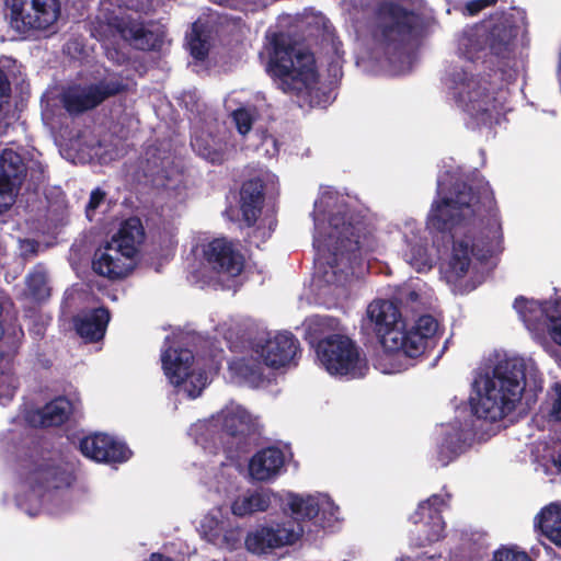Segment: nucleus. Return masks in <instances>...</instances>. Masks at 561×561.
<instances>
[{
    "label": "nucleus",
    "instance_id": "nucleus-1",
    "mask_svg": "<svg viewBox=\"0 0 561 561\" xmlns=\"http://www.w3.org/2000/svg\"><path fill=\"white\" fill-rule=\"evenodd\" d=\"M426 227L453 238L449 267L458 277L468 272L471 256L485 262L502 251L503 233L496 201L489 182L483 180L476 186L456 182L450 197L433 202Z\"/></svg>",
    "mask_w": 561,
    "mask_h": 561
},
{
    "label": "nucleus",
    "instance_id": "nucleus-2",
    "mask_svg": "<svg viewBox=\"0 0 561 561\" xmlns=\"http://www.w3.org/2000/svg\"><path fill=\"white\" fill-rule=\"evenodd\" d=\"M330 231L327 238H313V247L328 268L324 277L328 283L322 290V305L344 313L352 310L354 299L347 284L356 267L375 253L378 242L367 224L347 206L341 207L329 218Z\"/></svg>",
    "mask_w": 561,
    "mask_h": 561
},
{
    "label": "nucleus",
    "instance_id": "nucleus-3",
    "mask_svg": "<svg viewBox=\"0 0 561 561\" xmlns=\"http://www.w3.org/2000/svg\"><path fill=\"white\" fill-rule=\"evenodd\" d=\"M360 332L387 355L422 356L436 344L437 318H362Z\"/></svg>",
    "mask_w": 561,
    "mask_h": 561
},
{
    "label": "nucleus",
    "instance_id": "nucleus-4",
    "mask_svg": "<svg viewBox=\"0 0 561 561\" xmlns=\"http://www.w3.org/2000/svg\"><path fill=\"white\" fill-rule=\"evenodd\" d=\"M526 386V365L522 358L497 360L492 375H486L478 400L471 399L472 413L478 419L496 422L512 413Z\"/></svg>",
    "mask_w": 561,
    "mask_h": 561
},
{
    "label": "nucleus",
    "instance_id": "nucleus-5",
    "mask_svg": "<svg viewBox=\"0 0 561 561\" xmlns=\"http://www.w3.org/2000/svg\"><path fill=\"white\" fill-rule=\"evenodd\" d=\"M266 71L286 93L299 94L317 82L313 55L296 50L283 32L272 35Z\"/></svg>",
    "mask_w": 561,
    "mask_h": 561
},
{
    "label": "nucleus",
    "instance_id": "nucleus-6",
    "mask_svg": "<svg viewBox=\"0 0 561 561\" xmlns=\"http://www.w3.org/2000/svg\"><path fill=\"white\" fill-rule=\"evenodd\" d=\"M288 506L291 519L271 526H262L245 538V547L253 553L294 545L305 533L304 522L317 519L320 513L318 500L313 496L290 495Z\"/></svg>",
    "mask_w": 561,
    "mask_h": 561
},
{
    "label": "nucleus",
    "instance_id": "nucleus-7",
    "mask_svg": "<svg viewBox=\"0 0 561 561\" xmlns=\"http://www.w3.org/2000/svg\"><path fill=\"white\" fill-rule=\"evenodd\" d=\"M457 104L473 119L481 124L491 123L494 114L500 113L496 99L490 93V82L473 76L460 67L449 72Z\"/></svg>",
    "mask_w": 561,
    "mask_h": 561
},
{
    "label": "nucleus",
    "instance_id": "nucleus-8",
    "mask_svg": "<svg viewBox=\"0 0 561 561\" xmlns=\"http://www.w3.org/2000/svg\"><path fill=\"white\" fill-rule=\"evenodd\" d=\"M378 12L380 43L387 50H401L424 30L423 14L398 2L386 1L380 4Z\"/></svg>",
    "mask_w": 561,
    "mask_h": 561
},
{
    "label": "nucleus",
    "instance_id": "nucleus-9",
    "mask_svg": "<svg viewBox=\"0 0 561 561\" xmlns=\"http://www.w3.org/2000/svg\"><path fill=\"white\" fill-rule=\"evenodd\" d=\"M316 355L332 376L356 379L364 377L368 370L367 362L360 356L359 347L344 334H331L319 344Z\"/></svg>",
    "mask_w": 561,
    "mask_h": 561
},
{
    "label": "nucleus",
    "instance_id": "nucleus-10",
    "mask_svg": "<svg viewBox=\"0 0 561 561\" xmlns=\"http://www.w3.org/2000/svg\"><path fill=\"white\" fill-rule=\"evenodd\" d=\"M128 90V84L118 73L108 75L96 82L69 87L61 93V104L71 116L81 115L100 106L110 98L117 96Z\"/></svg>",
    "mask_w": 561,
    "mask_h": 561
},
{
    "label": "nucleus",
    "instance_id": "nucleus-11",
    "mask_svg": "<svg viewBox=\"0 0 561 561\" xmlns=\"http://www.w3.org/2000/svg\"><path fill=\"white\" fill-rule=\"evenodd\" d=\"M21 477L38 496L51 490L69 488L76 477L72 471L50 457L31 454L23 459L21 465Z\"/></svg>",
    "mask_w": 561,
    "mask_h": 561
},
{
    "label": "nucleus",
    "instance_id": "nucleus-12",
    "mask_svg": "<svg viewBox=\"0 0 561 561\" xmlns=\"http://www.w3.org/2000/svg\"><path fill=\"white\" fill-rule=\"evenodd\" d=\"M448 506L447 500L439 494H433L422 501L410 519L416 525L412 531L411 545L417 548L426 547L444 538L446 524L443 510Z\"/></svg>",
    "mask_w": 561,
    "mask_h": 561
},
{
    "label": "nucleus",
    "instance_id": "nucleus-13",
    "mask_svg": "<svg viewBox=\"0 0 561 561\" xmlns=\"http://www.w3.org/2000/svg\"><path fill=\"white\" fill-rule=\"evenodd\" d=\"M11 21L23 31L47 30L60 14L59 0H5Z\"/></svg>",
    "mask_w": 561,
    "mask_h": 561
},
{
    "label": "nucleus",
    "instance_id": "nucleus-14",
    "mask_svg": "<svg viewBox=\"0 0 561 561\" xmlns=\"http://www.w3.org/2000/svg\"><path fill=\"white\" fill-rule=\"evenodd\" d=\"M253 350L273 369L297 365L296 358L301 353L299 341L289 331L267 333L254 342Z\"/></svg>",
    "mask_w": 561,
    "mask_h": 561
},
{
    "label": "nucleus",
    "instance_id": "nucleus-15",
    "mask_svg": "<svg viewBox=\"0 0 561 561\" xmlns=\"http://www.w3.org/2000/svg\"><path fill=\"white\" fill-rule=\"evenodd\" d=\"M203 257L217 274L228 277L239 276L245 265L244 255L229 239L215 238L203 245Z\"/></svg>",
    "mask_w": 561,
    "mask_h": 561
},
{
    "label": "nucleus",
    "instance_id": "nucleus-16",
    "mask_svg": "<svg viewBox=\"0 0 561 561\" xmlns=\"http://www.w3.org/2000/svg\"><path fill=\"white\" fill-rule=\"evenodd\" d=\"M217 422L220 424L221 437L226 436L227 443L234 445L236 451H244L250 437L255 434L251 414L240 405L226 407L220 411Z\"/></svg>",
    "mask_w": 561,
    "mask_h": 561
},
{
    "label": "nucleus",
    "instance_id": "nucleus-17",
    "mask_svg": "<svg viewBox=\"0 0 561 561\" xmlns=\"http://www.w3.org/2000/svg\"><path fill=\"white\" fill-rule=\"evenodd\" d=\"M25 176L26 167L22 157L13 150H4L0 156V214L15 203Z\"/></svg>",
    "mask_w": 561,
    "mask_h": 561
},
{
    "label": "nucleus",
    "instance_id": "nucleus-18",
    "mask_svg": "<svg viewBox=\"0 0 561 561\" xmlns=\"http://www.w3.org/2000/svg\"><path fill=\"white\" fill-rule=\"evenodd\" d=\"M79 448L85 457L104 463H122L133 455L125 443L104 433H95L83 437L80 440Z\"/></svg>",
    "mask_w": 561,
    "mask_h": 561
},
{
    "label": "nucleus",
    "instance_id": "nucleus-19",
    "mask_svg": "<svg viewBox=\"0 0 561 561\" xmlns=\"http://www.w3.org/2000/svg\"><path fill=\"white\" fill-rule=\"evenodd\" d=\"M111 26L115 32L134 48L139 50H158L163 45L164 33L159 28L151 30L142 22L129 15L115 16Z\"/></svg>",
    "mask_w": 561,
    "mask_h": 561
},
{
    "label": "nucleus",
    "instance_id": "nucleus-20",
    "mask_svg": "<svg viewBox=\"0 0 561 561\" xmlns=\"http://www.w3.org/2000/svg\"><path fill=\"white\" fill-rule=\"evenodd\" d=\"M135 261L127 259L119 250L114 249L107 242L96 249L92 260L93 271L111 280L125 278L133 272Z\"/></svg>",
    "mask_w": 561,
    "mask_h": 561
},
{
    "label": "nucleus",
    "instance_id": "nucleus-21",
    "mask_svg": "<svg viewBox=\"0 0 561 561\" xmlns=\"http://www.w3.org/2000/svg\"><path fill=\"white\" fill-rule=\"evenodd\" d=\"M285 454L275 446L257 450L249 461V474L253 480L267 482L278 477L285 467Z\"/></svg>",
    "mask_w": 561,
    "mask_h": 561
},
{
    "label": "nucleus",
    "instance_id": "nucleus-22",
    "mask_svg": "<svg viewBox=\"0 0 561 561\" xmlns=\"http://www.w3.org/2000/svg\"><path fill=\"white\" fill-rule=\"evenodd\" d=\"M420 300V295L415 290H399L390 299H374L366 309V316H403V313H412V316H427L420 313L414 305Z\"/></svg>",
    "mask_w": 561,
    "mask_h": 561
},
{
    "label": "nucleus",
    "instance_id": "nucleus-23",
    "mask_svg": "<svg viewBox=\"0 0 561 561\" xmlns=\"http://www.w3.org/2000/svg\"><path fill=\"white\" fill-rule=\"evenodd\" d=\"M265 201V184L262 179L244 181L240 188V210L245 227H253L262 214Z\"/></svg>",
    "mask_w": 561,
    "mask_h": 561
},
{
    "label": "nucleus",
    "instance_id": "nucleus-24",
    "mask_svg": "<svg viewBox=\"0 0 561 561\" xmlns=\"http://www.w3.org/2000/svg\"><path fill=\"white\" fill-rule=\"evenodd\" d=\"M145 237L142 224L138 217H129L124 220L118 231L107 243L119 250L127 259L134 260L138 252V244Z\"/></svg>",
    "mask_w": 561,
    "mask_h": 561
},
{
    "label": "nucleus",
    "instance_id": "nucleus-25",
    "mask_svg": "<svg viewBox=\"0 0 561 561\" xmlns=\"http://www.w3.org/2000/svg\"><path fill=\"white\" fill-rule=\"evenodd\" d=\"M193 354L187 348H167L161 355L162 368L170 382L181 386L191 375Z\"/></svg>",
    "mask_w": 561,
    "mask_h": 561
},
{
    "label": "nucleus",
    "instance_id": "nucleus-26",
    "mask_svg": "<svg viewBox=\"0 0 561 561\" xmlns=\"http://www.w3.org/2000/svg\"><path fill=\"white\" fill-rule=\"evenodd\" d=\"M72 413V403L66 397H57L33 412L28 421L33 426L53 427L65 424Z\"/></svg>",
    "mask_w": 561,
    "mask_h": 561
},
{
    "label": "nucleus",
    "instance_id": "nucleus-27",
    "mask_svg": "<svg viewBox=\"0 0 561 561\" xmlns=\"http://www.w3.org/2000/svg\"><path fill=\"white\" fill-rule=\"evenodd\" d=\"M471 433L462 428H456L446 433L438 447L437 460L442 466H447L459 455L463 454L471 446Z\"/></svg>",
    "mask_w": 561,
    "mask_h": 561
},
{
    "label": "nucleus",
    "instance_id": "nucleus-28",
    "mask_svg": "<svg viewBox=\"0 0 561 561\" xmlns=\"http://www.w3.org/2000/svg\"><path fill=\"white\" fill-rule=\"evenodd\" d=\"M513 308L518 316H561V296H556L548 300H537L525 296H517Z\"/></svg>",
    "mask_w": 561,
    "mask_h": 561
},
{
    "label": "nucleus",
    "instance_id": "nucleus-29",
    "mask_svg": "<svg viewBox=\"0 0 561 561\" xmlns=\"http://www.w3.org/2000/svg\"><path fill=\"white\" fill-rule=\"evenodd\" d=\"M535 526L556 546L561 548V507L558 504L545 506L535 518Z\"/></svg>",
    "mask_w": 561,
    "mask_h": 561
},
{
    "label": "nucleus",
    "instance_id": "nucleus-30",
    "mask_svg": "<svg viewBox=\"0 0 561 561\" xmlns=\"http://www.w3.org/2000/svg\"><path fill=\"white\" fill-rule=\"evenodd\" d=\"M193 150L211 164H222L227 160V142L210 135L195 136L191 140Z\"/></svg>",
    "mask_w": 561,
    "mask_h": 561
},
{
    "label": "nucleus",
    "instance_id": "nucleus-31",
    "mask_svg": "<svg viewBox=\"0 0 561 561\" xmlns=\"http://www.w3.org/2000/svg\"><path fill=\"white\" fill-rule=\"evenodd\" d=\"M270 496L262 492H252L238 496L231 505L232 514L238 517H244L257 512H265L270 507Z\"/></svg>",
    "mask_w": 561,
    "mask_h": 561
},
{
    "label": "nucleus",
    "instance_id": "nucleus-32",
    "mask_svg": "<svg viewBox=\"0 0 561 561\" xmlns=\"http://www.w3.org/2000/svg\"><path fill=\"white\" fill-rule=\"evenodd\" d=\"M73 328L84 343L101 341L111 318H72Z\"/></svg>",
    "mask_w": 561,
    "mask_h": 561
},
{
    "label": "nucleus",
    "instance_id": "nucleus-33",
    "mask_svg": "<svg viewBox=\"0 0 561 561\" xmlns=\"http://www.w3.org/2000/svg\"><path fill=\"white\" fill-rule=\"evenodd\" d=\"M513 30L503 24L494 25L489 35L488 44L491 53L500 58H507L512 53Z\"/></svg>",
    "mask_w": 561,
    "mask_h": 561
},
{
    "label": "nucleus",
    "instance_id": "nucleus-34",
    "mask_svg": "<svg viewBox=\"0 0 561 561\" xmlns=\"http://www.w3.org/2000/svg\"><path fill=\"white\" fill-rule=\"evenodd\" d=\"M336 318H311L304 322V340L318 352L319 344L327 340L332 330L331 322Z\"/></svg>",
    "mask_w": 561,
    "mask_h": 561
},
{
    "label": "nucleus",
    "instance_id": "nucleus-35",
    "mask_svg": "<svg viewBox=\"0 0 561 561\" xmlns=\"http://www.w3.org/2000/svg\"><path fill=\"white\" fill-rule=\"evenodd\" d=\"M231 368L234 373L250 382H257L263 379V369L261 363L253 358H240L232 363Z\"/></svg>",
    "mask_w": 561,
    "mask_h": 561
},
{
    "label": "nucleus",
    "instance_id": "nucleus-36",
    "mask_svg": "<svg viewBox=\"0 0 561 561\" xmlns=\"http://www.w3.org/2000/svg\"><path fill=\"white\" fill-rule=\"evenodd\" d=\"M26 285L30 294L35 299H44L49 295V288L47 286L46 274L41 271H34L28 274L26 278Z\"/></svg>",
    "mask_w": 561,
    "mask_h": 561
},
{
    "label": "nucleus",
    "instance_id": "nucleus-37",
    "mask_svg": "<svg viewBox=\"0 0 561 561\" xmlns=\"http://www.w3.org/2000/svg\"><path fill=\"white\" fill-rule=\"evenodd\" d=\"M231 116L239 134L245 136L252 129L255 117L250 108L239 107L232 112Z\"/></svg>",
    "mask_w": 561,
    "mask_h": 561
},
{
    "label": "nucleus",
    "instance_id": "nucleus-38",
    "mask_svg": "<svg viewBox=\"0 0 561 561\" xmlns=\"http://www.w3.org/2000/svg\"><path fill=\"white\" fill-rule=\"evenodd\" d=\"M190 50L196 60H204L208 56L206 41L197 33L190 41Z\"/></svg>",
    "mask_w": 561,
    "mask_h": 561
},
{
    "label": "nucleus",
    "instance_id": "nucleus-39",
    "mask_svg": "<svg viewBox=\"0 0 561 561\" xmlns=\"http://www.w3.org/2000/svg\"><path fill=\"white\" fill-rule=\"evenodd\" d=\"M493 561H533L526 552L513 549H500L494 552Z\"/></svg>",
    "mask_w": 561,
    "mask_h": 561
},
{
    "label": "nucleus",
    "instance_id": "nucleus-40",
    "mask_svg": "<svg viewBox=\"0 0 561 561\" xmlns=\"http://www.w3.org/2000/svg\"><path fill=\"white\" fill-rule=\"evenodd\" d=\"M105 197L106 193L100 187H96L91 192L89 202L85 206V214L89 219H91V217L95 214V210L104 202Z\"/></svg>",
    "mask_w": 561,
    "mask_h": 561
},
{
    "label": "nucleus",
    "instance_id": "nucleus-41",
    "mask_svg": "<svg viewBox=\"0 0 561 561\" xmlns=\"http://www.w3.org/2000/svg\"><path fill=\"white\" fill-rule=\"evenodd\" d=\"M550 339L561 346V318H545Z\"/></svg>",
    "mask_w": 561,
    "mask_h": 561
},
{
    "label": "nucleus",
    "instance_id": "nucleus-42",
    "mask_svg": "<svg viewBox=\"0 0 561 561\" xmlns=\"http://www.w3.org/2000/svg\"><path fill=\"white\" fill-rule=\"evenodd\" d=\"M11 98V84L5 72L0 68V113L3 105L9 104Z\"/></svg>",
    "mask_w": 561,
    "mask_h": 561
},
{
    "label": "nucleus",
    "instance_id": "nucleus-43",
    "mask_svg": "<svg viewBox=\"0 0 561 561\" xmlns=\"http://www.w3.org/2000/svg\"><path fill=\"white\" fill-rule=\"evenodd\" d=\"M497 0H471L467 2L466 9L470 15L478 14L483 9L494 5Z\"/></svg>",
    "mask_w": 561,
    "mask_h": 561
},
{
    "label": "nucleus",
    "instance_id": "nucleus-44",
    "mask_svg": "<svg viewBox=\"0 0 561 561\" xmlns=\"http://www.w3.org/2000/svg\"><path fill=\"white\" fill-rule=\"evenodd\" d=\"M14 312V304L11 297L0 289V316H11Z\"/></svg>",
    "mask_w": 561,
    "mask_h": 561
},
{
    "label": "nucleus",
    "instance_id": "nucleus-45",
    "mask_svg": "<svg viewBox=\"0 0 561 561\" xmlns=\"http://www.w3.org/2000/svg\"><path fill=\"white\" fill-rule=\"evenodd\" d=\"M556 399L552 404L551 415L554 420L561 422V385L557 383L554 387Z\"/></svg>",
    "mask_w": 561,
    "mask_h": 561
},
{
    "label": "nucleus",
    "instance_id": "nucleus-46",
    "mask_svg": "<svg viewBox=\"0 0 561 561\" xmlns=\"http://www.w3.org/2000/svg\"><path fill=\"white\" fill-rule=\"evenodd\" d=\"M39 243L34 239H26L24 241V251L26 254L36 255L38 253Z\"/></svg>",
    "mask_w": 561,
    "mask_h": 561
},
{
    "label": "nucleus",
    "instance_id": "nucleus-47",
    "mask_svg": "<svg viewBox=\"0 0 561 561\" xmlns=\"http://www.w3.org/2000/svg\"><path fill=\"white\" fill-rule=\"evenodd\" d=\"M150 561H174V560L170 557L162 554V553L154 552L150 556Z\"/></svg>",
    "mask_w": 561,
    "mask_h": 561
},
{
    "label": "nucleus",
    "instance_id": "nucleus-48",
    "mask_svg": "<svg viewBox=\"0 0 561 561\" xmlns=\"http://www.w3.org/2000/svg\"><path fill=\"white\" fill-rule=\"evenodd\" d=\"M90 316H94V317H98V316H110V312H108V309L107 308H104V307H100V308H96L94 309Z\"/></svg>",
    "mask_w": 561,
    "mask_h": 561
},
{
    "label": "nucleus",
    "instance_id": "nucleus-49",
    "mask_svg": "<svg viewBox=\"0 0 561 561\" xmlns=\"http://www.w3.org/2000/svg\"><path fill=\"white\" fill-rule=\"evenodd\" d=\"M553 465L561 471V451L553 458Z\"/></svg>",
    "mask_w": 561,
    "mask_h": 561
},
{
    "label": "nucleus",
    "instance_id": "nucleus-50",
    "mask_svg": "<svg viewBox=\"0 0 561 561\" xmlns=\"http://www.w3.org/2000/svg\"><path fill=\"white\" fill-rule=\"evenodd\" d=\"M314 525H317V526H320V527L324 528V527L327 526V523H325L324 520H318V519H317V520L314 522Z\"/></svg>",
    "mask_w": 561,
    "mask_h": 561
},
{
    "label": "nucleus",
    "instance_id": "nucleus-51",
    "mask_svg": "<svg viewBox=\"0 0 561 561\" xmlns=\"http://www.w3.org/2000/svg\"><path fill=\"white\" fill-rule=\"evenodd\" d=\"M211 2L214 3H217V4H225L227 3L229 0H210Z\"/></svg>",
    "mask_w": 561,
    "mask_h": 561
},
{
    "label": "nucleus",
    "instance_id": "nucleus-52",
    "mask_svg": "<svg viewBox=\"0 0 561 561\" xmlns=\"http://www.w3.org/2000/svg\"><path fill=\"white\" fill-rule=\"evenodd\" d=\"M523 319L525 320V322H526L527 324L533 320V318H529V317H526V318H523Z\"/></svg>",
    "mask_w": 561,
    "mask_h": 561
}]
</instances>
